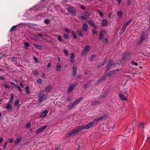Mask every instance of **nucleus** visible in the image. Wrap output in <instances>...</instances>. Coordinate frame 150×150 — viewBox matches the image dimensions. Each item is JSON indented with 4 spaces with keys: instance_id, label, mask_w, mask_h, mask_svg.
<instances>
[{
    "instance_id": "1",
    "label": "nucleus",
    "mask_w": 150,
    "mask_h": 150,
    "mask_svg": "<svg viewBox=\"0 0 150 150\" xmlns=\"http://www.w3.org/2000/svg\"><path fill=\"white\" fill-rule=\"evenodd\" d=\"M91 48V47L89 45H87L85 46L83 49V50L81 53L82 56H84L87 54L89 52Z\"/></svg>"
},
{
    "instance_id": "2",
    "label": "nucleus",
    "mask_w": 150,
    "mask_h": 150,
    "mask_svg": "<svg viewBox=\"0 0 150 150\" xmlns=\"http://www.w3.org/2000/svg\"><path fill=\"white\" fill-rule=\"evenodd\" d=\"M94 123L93 122H90L86 125H81L79 126L80 130L84 129H88L93 126Z\"/></svg>"
},
{
    "instance_id": "3",
    "label": "nucleus",
    "mask_w": 150,
    "mask_h": 150,
    "mask_svg": "<svg viewBox=\"0 0 150 150\" xmlns=\"http://www.w3.org/2000/svg\"><path fill=\"white\" fill-rule=\"evenodd\" d=\"M79 128V127H78L74 129L73 130L68 133L66 135V137H69L74 134L77 133L79 131H80Z\"/></svg>"
},
{
    "instance_id": "4",
    "label": "nucleus",
    "mask_w": 150,
    "mask_h": 150,
    "mask_svg": "<svg viewBox=\"0 0 150 150\" xmlns=\"http://www.w3.org/2000/svg\"><path fill=\"white\" fill-rule=\"evenodd\" d=\"M47 95H45V94L42 93H40L39 95V100L40 103L42 102L43 99L46 100L47 98Z\"/></svg>"
},
{
    "instance_id": "5",
    "label": "nucleus",
    "mask_w": 150,
    "mask_h": 150,
    "mask_svg": "<svg viewBox=\"0 0 150 150\" xmlns=\"http://www.w3.org/2000/svg\"><path fill=\"white\" fill-rule=\"evenodd\" d=\"M146 35L145 34H142L140 37V40L137 42V44L139 45L141 44L144 40L146 39Z\"/></svg>"
},
{
    "instance_id": "6",
    "label": "nucleus",
    "mask_w": 150,
    "mask_h": 150,
    "mask_svg": "<svg viewBox=\"0 0 150 150\" xmlns=\"http://www.w3.org/2000/svg\"><path fill=\"white\" fill-rule=\"evenodd\" d=\"M119 70V69H116L111 71L107 74V76L108 77L111 76L117 73Z\"/></svg>"
},
{
    "instance_id": "7",
    "label": "nucleus",
    "mask_w": 150,
    "mask_h": 150,
    "mask_svg": "<svg viewBox=\"0 0 150 150\" xmlns=\"http://www.w3.org/2000/svg\"><path fill=\"white\" fill-rule=\"evenodd\" d=\"M78 83L76 82L71 84L69 86L68 88V92H70L72 91L74 89V88L76 86L78 85Z\"/></svg>"
},
{
    "instance_id": "8",
    "label": "nucleus",
    "mask_w": 150,
    "mask_h": 150,
    "mask_svg": "<svg viewBox=\"0 0 150 150\" xmlns=\"http://www.w3.org/2000/svg\"><path fill=\"white\" fill-rule=\"evenodd\" d=\"M119 96L120 98L122 100H126L127 99V97L128 95H127V96H125L123 94L121 93L119 94Z\"/></svg>"
},
{
    "instance_id": "9",
    "label": "nucleus",
    "mask_w": 150,
    "mask_h": 150,
    "mask_svg": "<svg viewBox=\"0 0 150 150\" xmlns=\"http://www.w3.org/2000/svg\"><path fill=\"white\" fill-rule=\"evenodd\" d=\"M47 125H46L38 129L36 131V134H38L41 132H42L45 130L47 128Z\"/></svg>"
},
{
    "instance_id": "10",
    "label": "nucleus",
    "mask_w": 150,
    "mask_h": 150,
    "mask_svg": "<svg viewBox=\"0 0 150 150\" xmlns=\"http://www.w3.org/2000/svg\"><path fill=\"white\" fill-rule=\"evenodd\" d=\"M73 74L74 76H75L77 74V68L76 65L74 64L72 67Z\"/></svg>"
},
{
    "instance_id": "11",
    "label": "nucleus",
    "mask_w": 150,
    "mask_h": 150,
    "mask_svg": "<svg viewBox=\"0 0 150 150\" xmlns=\"http://www.w3.org/2000/svg\"><path fill=\"white\" fill-rule=\"evenodd\" d=\"M107 116V115H104L100 117H99V118H97L94 119V121L95 122H98L100 120H102V119H104V118L106 117Z\"/></svg>"
},
{
    "instance_id": "12",
    "label": "nucleus",
    "mask_w": 150,
    "mask_h": 150,
    "mask_svg": "<svg viewBox=\"0 0 150 150\" xmlns=\"http://www.w3.org/2000/svg\"><path fill=\"white\" fill-rule=\"evenodd\" d=\"M52 86L50 85H49L47 86L45 88V91L46 92H50L52 89Z\"/></svg>"
},
{
    "instance_id": "13",
    "label": "nucleus",
    "mask_w": 150,
    "mask_h": 150,
    "mask_svg": "<svg viewBox=\"0 0 150 150\" xmlns=\"http://www.w3.org/2000/svg\"><path fill=\"white\" fill-rule=\"evenodd\" d=\"M6 109L8 111H11L12 110V107L10 103H8L5 107Z\"/></svg>"
},
{
    "instance_id": "14",
    "label": "nucleus",
    "mask_w": 150,
    "mask_h": 150,
    "mask_svg": "<svg viewBox=\"0 0 150 150\" xmlns=\"http://www.w3.org/2000/svg\"><path fill=\"white\" fill-rule=\"evenodd\" d=\"M10 84L13 87L16 88H18L19 90L21 91V89L20 87L17 84H15L14 83L12 82H10Z\"/></svg>"
},
{
    "instance_id": "15",
    "label": "nucleus",
    "mask_w": 150,
    "mask_h": 150,
    "mask_svg": "<svg viewBox=\"0 0 150 150\" xmlns=\"http://www.w3.org/2000/svg\"><path fill=\"white\" fill-rule=\"evenodd\" d=\"M106 76L105 75L102 77H101L100 79L97 80V83H98L102 81H103L105 80L106 78Z\"/></svg>"
},
{
    "instance_id": "16",
    "label": "nucleus",
    "mask_w": 150,
    "mask_h": 150,
    "mask_svg": "<svg viewBox=\"0 0 150 150\" xmlns=\"http://www.w3.org/2000/svg\"><path fill=\"white\" fill-rule=\"evenodd\" d=\"M83 98L81 97L78 99L74 101L73 103L75 105H76L78 104L79 103H80V101L82 100Z\"/></svg>"
},
{
    "instance_id": "17",
    "label": "nucleus",
    "mask_w": 150,
    "mask_h": 150,
    "mask_svg": "<svg viewBox=\"0 0 150 150\" xmlns=\"http://www.w3.org/2000/svg\"><path fill=\"white\" fill-rule=\"evenodd\" d=\"M48 112V111L47 110H46L43 112L40 115V117H43L44 116H45Z\"/></svg>"
},
{
    "instance_id": "18",
    "label": "nucleus",
    "mask_w": 150,
    "mask_h": 150,
    "mask_svg": "<svg viewBox=\"0 0 150 150\" xmlns=\"http://www.w3.org/2000/svg\"><path fill=\"white\" fill-rule=\"evenodd\" d=\"M56 67V70L57 71H60L61 70V66L59 63H58L57 64Z\"/></svg>"
},
{
    "instance_id": "19",
    "label": "nucleus",
    "mask_w": 150,
    "mask_h": 150,
    "mask_svg": "<svg viewBox=\"0 0 150 150\" xmlns=\"http://www.w3.org/2000/svg\"><path fill=\"white\" fill-rule=\"evenodd\" d=\"M104 32L103 31L100 32L99 34V40H101L103 39L104 36Z\"/></svg>"
},
{
    "instance_id": "20",
    "label": "nucleus",
    "mask_w": 150,
    "mask_h": 150,
    "mask_svg": "<svg viewBox=\"0 0 150 150\" xmlns=\"http://www.w3.org/2000/svg\"><path fill=\"white\" fill-rule=\"evenodd\" d=\"M22 137H18L15 141V143L16 144H18L19 143L21 142V141L22 139Z\"/></svg>"
},
{
    "instance_id": "21",
    "label": "nucleus",
    "mask_w": 150,
    "mask_h": 150,
    "mask_svg": "<svg viewBox=\"0 0 150 150\" xmlns=\"http://www.w3.org/2000/svg\"><path fill=\"white\" fill-rule=\"evenodd\" d=\"M71 57L70 61L71 62H74V54L73 52H72L71 53Z\"/></svg>"
},
{
    "instance_id": "22",
    "label": "nucleus",
    "mask_w": 150,
    "mask_h": 150,
    "mask_svg": "<svg viewBox=\"0 0 150 150\" xmlns=\"http://www.w3.org/2000/svg\"><path fill=\"white\" fill-rule=\"evenodd\" d=\"M88 28V25L84 23L83 25L82 29L83 31H86Z\"/></svg>"
},
{
    "instance_id": "23",
    "label": "nucleus",
    "mask_w": 150,
    "mask_h": 150,
    "mask_svg": "<svg viewBox=\"0 0 150 150\" xmlns=\"http://www.w3.org/2000/svg\"><path fill=\"white\" fill-rule=\"evenodd\" d=\"M112 65L116 66L117 65V64H112V61H110L108 63V67H111Z\"/></svg>"
},
{
    "instance_id": "24",
    "label": "nucleus",
    "mask_w": 150,
    "mask_h": 150,
    "mask_svg": "<svg viewBox=\"0 0 150 150\" xmlns=\"http://www.w3.org/2000/svg\"><path fill=\"white\" fill-rule=\"evenodd\" d=\"M91 82L89 81L87 82L85 84L83 88H84L86 89L91 84Z\"/></svg>"
},
{
    "instance_id": "25",
    "label": "nucleus",
    "mask_w": 150,
    "mask_h": 150,
    "mask_svg": "<svg viewBox=\"0 0 150 150\" xmlns=\"http://www.w3.org/2000/svg\"><path fill=\"white\" fill-rule=\"evenodd\" d=\"M85 74L88 76L87 78L91 76L92 75V74L90 71H88V72H85Z\"/></svg>"
},
{
    "instance_id": "26",
    "label": "nucleus",
    "mask_w": 150,
    "mask_h": 150,
    "mask_svg": "<svg viewBox=\"0 0 150 150\" xmlns=\"http://www.w3.org/2000/svg\"><path fill=\"white\" fill-rule=\"evenodd\" d=\"M11 98L10 99V103H11L13 101V99L14 97V94L13 93H11L10 94Z\"/></svg>"
},
{
    "instance_id": "27",
    "label": "nucleus",
    "mask_w": 150,
    "mask_h": 150,
    "mask_svg": "<svg viewBox=\"0 0 150 150\" xmlns=\"http://www.w3.org/2000/svg\"><path fill=\"white\" fill-rule=\"evenodd\" d=\"M132 21V19H130L129 21H127L124 25L127 26Z\"/></svg>"
},
{
    "instance_id": "28",
    "label": "nucleus",
    "mask_w": 150,
    "mask_h": 150,
    "mask_svg": "<svg viewBox=\"0 0 150 150\" xmlns=\"http://www.w3.org/2000/svg\"><path fill=\"white\" fill-rule=\"evenodd\" d=\"M139 126L141 129L142 131L143 132L144 128V123H140L139 125Z\"/></svg>"
},
{
    "instance_id": "29",
    "label": "nucleus",
    "mask_w": 150,
    "mask_h": 150,
    "mask_svg": "<svg viewBox=\"0 0 150 150\" xmlns=\"http://www.w3.org/2000/svg\"><path fill=\"white\" fill-rule=\"evenodd\" d=\"M100 104L99 102L98 101H93L91 105H95L97 104Z\"/></svg>"
},
{
    "instance_id": "30",
    "label": "nucleus",
    "mask_w": 150,
    "mask_h": 150,
    "mask_svg": "<svg viewBox=\"0 0 150 150\" xmlns=\"http://www.w3.org/2000/svg\"><path fill=\"white\" fill-rule=\"evenodd\" d=\"M69 12H71L74 9V8L71 6H69L67 8Z\"/></svg>"
},
{
    "instance_id": "31",
    "label": "nucleus",
    "mask_w": 150,
    "mask_h": 150,
    "mask_svg": "<svg viewBox=\"0 0 150 150\" xmlns=\"http://www.w3.org/2000/svg\"><path fill=\"white\" fill-rule=\"evenodd\" d=\"M122 14L123 13L121 11H118L117 13V16H118L119 17L121 16Z\"/></svg>"
},
{
    "instance_id": "32",
    "label": "nucleus",
    "mask_w": 150,
    "mask_h": 150,
    "mask_svg": "<svg viewBox=\"0 0 150 150\" xmlns=\"http://www.w3.org/2000/svg\"><path fill=\"white\" fill-rule=\"evenodd\" d=\"M19 100L18 99H16L15 103H14V105L16 106H17L18 105V104L19 103Z\"/></svg>"
},
{
    "instance_id": "33",
    "label": "nucleus",
    "mask_w": 150,
    "mask_h": 150,
    "mask_svg": "<svg viewBox=\"0 0 150 150\" xmlns=\"http://www.w3.org/2000/svg\"><path fill=\"white\" fill-rule=\"evenodd\" d=\"M106 63L105 61L103 63H100L99 64H98L97 65V67H101L103 65H104L105 63Z\"/></svg>"
},
{
    "instance_id": "34",
    "label": "nucleus",
    "mask_w": 150,
    "mask_h": 150,
    "mask_svg": "<svg viewBox=\"0 0 150 150\" xmlns=\"http://www.w3.org/2000/svg\"><path fill=\"white\" fill-rule=\"evenodd\" d=\"M107 24V22L106 20L105 19H104L102 21V25H106Z\"/></svg>"
},
{
    "instance_id": "35",
    "label": "nucleus",
    "mask_w": 150,
    "mask_h": 150,
    "mask_svg": "<svg viewBox=\"0 0 150 150\" xmlns=\"http://www.w3.org/2000/svg\"><path fill=\"white\" fill-rule=\"evenodd\" d=\"M75 105L73 103L68 107V109L70 110L74 107Z\"/></svg>"
},
{
    "instance_id": "36",
    "label": "nucleus",
    "mask_w": 150,
    "mask_h": 150,
    "mask_svg": "<svg viewBox=\"0 0 150 150\" xmlns=\"http://www.w3.org/2000/svg\"><path fill=\"white\" fill-rule=\"evenodd\" d=\"M126 27V26L124 25H123L122 29V31L123 32H124L125 31Z\"/></svg>"
},
{
    "instance_id": "37",
    "label": "nucleus",
    "mask_w": 150,
    "mask_h": 150,
    "mask_svg": "<svg viewBox=\"0 0 150 150\" xmlns=\"http://www.w3.org/2000/svg\"><path fill=\"white\" fill-rule=\"evenodd\" d=\"M63 52L65 54V55L67 56H68V52L67 50L66 49H64L63 50Z\"/></svg>"
},
{
    "instance_id": "38",
    "label": "nucleus",
    "mask_w": 150,
    "mask_h": 150,
    "mask_svg": "<svg viewBox=\"0 0 150 150\" xmlns=\"http://www.w3.org/2000/svg\"><path fill=\"white\" fill-rule=\"evenodd\" d=\"M64 30L65 31V32L67 33H69L70 32V31L69 29L67 28H65L64 29Z\"/></svg>"
},
{
    "instance_id": "39",
    "label": "nucleus",
    "mask_w": 150,
    "mask_h": 150,
    "mask_svg": "<svg viewBox=\"0 0 150 150\" xmlns=\"http://www.w3.org/2000/svg\"><path fill=\"white\" fill-rule=\"evenodd\" d=\"M78 34L80 36L83 37L82 32H81V31H78Z\"/></svg>"
},
{
    "instance_id": "40",
    "label": "nucleus",
    "mask_w": 150,
    "mask_h": 150,
    "mask_svg": "<svg viewBox=\"0 0 150 150\" xmlns=\"http://www.w3.org/2000/svg\"><path fill=\"white\" fill-rule=\"evenodd\" d=\"M30 125H31V123L30 122H28L26 125V128H28L30 126Z\"/></svg>"
},
{
    "instance_id": "41",
    "label": "nucleus",
    "mask_w": 150,
    "mask_h": 150,
    "mask_svg": "<svg viewBox=\"0 0 150 150\" xmlns=\"http://www.w3.org/2000/svg\"><path fill=\"white\" fill-rule=\"evenodd\" d=\"M16 25H14L13 26L11 29H10V31H12L13 30L15 29L16 27Z\"/></svg>"
},
{
    "instance_id": "42",
    "label": "nucleus",
    "mask_w": 150,
    "mask_h": 150,
    "mask_svg": "<svg viewBox=\"0 0 150 150\" xmlns=\"http://www.w3.org/2000/svg\"><path fill=\"white\" fill-rule=\"evenodd\" d=\"M102 41L103 42L105 43H107L108 42V40L107 38H105L103 39Z\"/></svg>"
},
{
    "instance_id": "43",
    "label": "nucleus",
    "mask_w": 150,
    "mask_h": 150,
    "mask_svg": "<svg viewBox=\"0 0 150 150\" xmlns=\"http://www.w3.org/2000/svg\"><path fill=\"white\" fill-rule=\"evenodd\" d=\"M37 82L38 83H41L42 82V80L40 79H39L37 80Z\"/></svg>"
},
{
    "instance_id": "44",
    "label": "nucleus",
    "mask_w": 150,
    "mask_h": 150,
    "mask_svg": "<svg viewBox=\"0 0 150 150\" xmlns=\"http://www.w3.org/2000/svg\"><path fill=\"white\" fill-rule=\"evenodd\" d=\"M25 88H26V93H29V87L28 86H27Z\"/></svg>"
},
{
    "instance_id": "45",
    "label": "nucleus",
    "mask_w": 150,
    "mask_h": 150,
    "mask_svg": "<svg viewBox=\"0 0 150 150\" xmlns=\"http://www.w3.org/2000/svg\"><path fill=\"white\" fill-rule=\"evenodd\" d=\"M64 38L65 39H67L69 38V36L68 35L64 34Z\"/></svg>"
},
{
    "instance_id": "46",
    "label": "nucleus",
    "mask_w": 150,
    "mask_h": 150,
    "mask_svg": "<svg viewBox=\"0 0 150 150\" xmlns=\"http://www.w3.org/2000/svg\"><path fill=\"white\" fill-rule=\"evenodd\" d=\"M72 34L73 37L75 39H76L77 37L76 35V33L74 32H72Z\"/></svg>"
},
{
    "instance_id": "47",
    "label": "nucleus",
    "mask_w": 150,
    "mask_h": 150,
    "mask_svg": "<svg viewBox=\"0 0 150 150\" xmlns=\"http://www.w3.org/2000/svg\"><path fill=\"white\" fill-rule=\"evenodd\" d=\"M131 63L132 65H134L135 66H137V63L136 62H135L134 61H132L131 62Z\"/></svg>"
},
{
    "instance_id": "48",
    "label": "nucleus",
    "mask_w": 150,
    "mask_h": 150,
    "mask_svg": "<svg viewBox=\"0 0 150 150\" xmlns=\"http://www.w3.org/2000/svg\"><path fill=\"white\" fill-rule=\"evenodd\" d=\"M97 12L99 13V14H100V15L101 16H103V14L99 10H98L97 11Z\"/></svg>"
},
{
    "instance_id": "49",
    "label": "nucleus",
    "mask_w": 150,
    "mask_h": 150,
    "mask_svg": "<svg viewBox=\"0 0 150 150\" xmlns=\"http://www.w3.org/2000/svg\"><path fill=\"white\" fill-rule=\"evenodd\" d=\"M49 20L48 19H46L44 21L45 23L47 24H48L49 23Z\"/></svg>"
},
{
    "instance_id": "50",
    "label": "nucleus",
    "mask_w": 150,
    "mask_h": 150,
    "mask_svg": "<svg viewBox=\"0 0 150 150\" xmlns=\"http://www.w3.org/2000/svg\"><path fill=\"white\" fill-rule=\"evenodd\" d=\"M9 142L10 143H12L13 142V139L12 138H9L8 139Z\"/></svg>"
},
{
    "instance_id": "51",
    "label": "nucleus",
    "mask_w": 150,
    "mask_h": 150,
    "mask_svg": "<svg viewBox=\"0 0 150 150\" xmlns=\"http://www.w3.org/2000/svg\"><path fill=\"white\" fill-rule=\"evenodd\" d=\"M7 143H8L7 142H5V143H4V145L3 146V147L4 149H6V145H7Z\"/></svg>"
},
{
    "instance_id": "52",
    "label": "nucleus",
    "mask_w": 150,
    "mask_h": 150,
    "mask_svg": "<svg viewBox=\"0 0 150 150\" xmlns=\"http://www.w3.org/2000/svg\"><path fill=\"white\" fill-rule=\"evenodd\" d=\"M86 14V15L88 17L89 16H90V13L89 12H85Z\"/></svg>"
},
{
    "instance_id": "53",
    "label": "nucleus",
    "mask_w": 150,
    "mask_h": 150,
    "mask_svg": "<svg viewBox=\"0 0 150 150\" xmlns=\"http://www.w3.org/2000/svg\"><path fill=\"white\" fill-rule=\"evenodd\" d=\"M88 23L92 25L93 24H94L93 22L90 20H89L88 21Z\"/></svg>"
},
{
    "instance_id": "54",
    "label": "nucleus",
    "mask_w": 150,
    "mask_h": 150,
    "mask_svg": "<svg viewBox=\"0 0 150 150\" xmlns=\"http://www.w3.org/2000/svg\"><path fill=\"white\" fill-rule=\"evenodd\" d=\"M47 68H49L51 67V63H48L47 65Z\"/></svg>"
},
{
    "instance_id": "55",
    "label": "nucleus",
    "mask_w": 150,
    "mask_h": 150,
    "mask_svg": "<svg viewBox=\"0 0 150 150\" xmlns=\"http://www.w3.org/2000/svg\"><path fill=\"white\" fill-rule=\"evenodd\" d=\"M34 59V60L36 63H38V60L37 58L36 57H35Z\"/></svg>"
},
{
    "instance_id": "56",
    "label": "nucleus",
    "mask_w": 150,
    "mask_h": 150,
    "mask_svg": "<svg viewBox=\"0 0 150 150\" xmlns=\"http://www.w3.org/2000/svg\"><path fill=\"white\" fill-rule=\"evenodd\" d=\"M71 13L74 15H75L76 14V11L74 10V9L73 10Z\"/></svg>"
},
{
    "instance_id": "57",
    "label": "nucleus",
    "mask_w": 150,
    "mask_h": 150,
    "mask_svg": "<svg viewBox=\"0 0 150 150\" xmlns=\"http://www.w3.org/2000/svg\"><path fill=\"white\" fill-rule=\"evenodd\" d=\"M24 45L25 46L28 47L29 46V44L28 42H26L24 43Z\"/></svg>"
},
{
    "instance_id": "58",
    "label": "nucleus",
    "mask_w": 150,
    "mask_h": 150,
    "mask_svg": "<svg viewBox=\"0 0 150 150\" xmlns=\"http://www.w3.org/2000/svg\"><path fill=\"white\" fill-rule=\"evenodd\" d=\"M92 26L93 28L97 29V26L94 23L92 25Z\"/></svg>"
},
{
    "instance_id": "59",
    "label": "nucleus",
    "mask_w": 150,
    "mask_h": 150,
    "mask_svg": "<svg viewBox=\"0 0 150 150\" xmlns=\"http://www.w3.org/2000/svg\"><path fill=\"white\" fill-rule=\"evenodd\" d=\"M81 18L83 20H86V18L84 16H81Z\"/></svg>"
},
{
    "instance_id": "60",
    "label": "nucleus",
    "mask_w": 150,
    "mask_h": 150,
    "mask_svg": "<svg viewBox=\"0 0 150 150\" xmlns=\"http://www.w3.org/2000/svg\"><path fill=\"white\" fill-rule=\"evenodd\" d=\"M20 86L21 87L23 88V84L21 82H20L19 83Z\"/></svg>"
},
{
    "instance_id": "61",
    "label": "nucleus",
    "mask_w": 150,
    "mask_h": 150,
    "mask_svg": "<svg viewBox=\"0 0 150 150\" xmlns=\"http://www.w3.org/2000/svg\"><path fill=\"white\" fill-rule=\"evenodd\" d=\"M92 32L95 34H96L97 33V31H96V30H95V29H93L92 30Z\"/></svg>"
},
{
    "instance_id": "62",
    "label": "nucleus",
    "mask_w": 150,
    "mask_h": 150,
    "mask_svg": "<svg viewBox=\"0 0 150 150\" xmlns=\"http://www.w3.org/2000/svg\"><path fill=\"white\" fill-rule=\"evenodd\" d=\"M58 39L60 41H62L61 38L60 36H58Z\"/></svg>"
},
{
    "instance_id": "63",
    "label": "nucleus",
    "mask_w": 150,
    "mask_h": 150,
    "mask_svg": "<svg viewBox=\"0 0 150 150\" xmlns=\"http://www.w3.org/2000/svg\"><path fill=\"white\" fill-rule=\"evenodd\" d=\"M4 86H5V88H8V89H9L10 88V87L8 86L7 84H4Z\"/></svg>"
},
{
    "instance_id": "64",
    "label": "nucleus",
    "mask_w": 150,
    "mask_h": 150,
    "mask_svg": "<svg viewBox=\"0 0 150 150\" xmlns=\"http://www.w3.org/2000/svg\"><path fill=\"white\" fill-rule=\"evenodd\" d=\"M42 77L43 78L45 79V75L44 73L42 74Z\"/></svg>"
}]
</instances>
